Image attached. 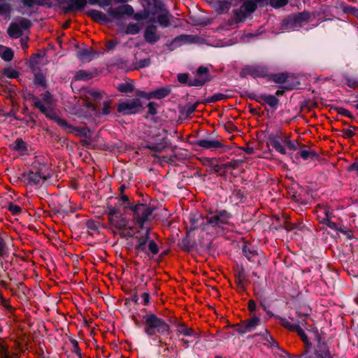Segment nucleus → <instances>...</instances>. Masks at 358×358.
I'll return each instance as SVG.
<instances>
[{
  "label": "nucleus",
  "instance_id": "nucleus-1",
  "mask_svg": "<svg viewBox=\"0 0 358 358\" xmlns=\"http://www.w3.org/2000/svg\"><path fill=\"white\" fill-rule=\"evenodd\" d=\"M105 214L107 215L109 228L115 233L120 235L122 237L132 236L134 235V220L131 221L129 218L121 213L120 209L117 206L107 204L105 210Z\"/></svg>",
  "mask_w": 358,
  "mask_h": 358
},
{
  "label": "nucleus",
  "instance_id": "nucleus-2",
  "mask_svg": "<svg viewBox=\"0 0 358 358\" xmlns=\"http://www.w3.org/2000/svg\"><path fill=\"white\" fill-rule=\"evenodd\" d=\"M114 206H118L120 209V206H123L124 208L131 210L134 215V222L141 228L143 224L152 219V213L155 209L153 206L145 203L132 205L129 202V198L127 195H122L118 198L117 203Z\"/></svg>",
  "mask_w": 358,
  "mask_h": 358
},
{
  "label": "nucleus",
  "instance_id": "nucleus-3",
  "mask_svg": "<svg viewBox=\"0 0 358 358\" xmlns=\"http://www.w3.org/2000/svg\"><path fill=\"white\" fill-rule=\"evenodd\" d=\"M138 226L140 229L135 236V250L138 254L143 253L152 257L159 252V247L153 240H150V229L145 227L144 224L142 228Z\"/></svg>",
  "mask_w": 358,
  "mask_h": 358
},
{
  "label": "nucleus",
  "instance_id": "nucleus-4",
  "mask_svg": "<svg viewBox=\"0 0 358 358\" xmlns=\"http://www.w3.org/2000/svg\"><path fill=\"white\" fill-rule=\"evenodd\" d=\"M144 331L148 336L157 339V335H168L170 326L155 314H148L143 317Z\"/></svg>",
  "mask_w": 358,
  "mask_h": 358
},
{
  "label": "nucleus",
  "instance_id": "nucleus-5",
  "mask_svg": "<svg viewBox=\"0 0 358 358\" xmlns=\"http://www.w3.org/2000/svg\"><path fill=\"white\" fill-rule=\"evenodd\" d=\"M50 177L51 170L48 165L37 159L32 163L26 180L29 184L35 185Z\"/></svg>",
  "mask_w": 358,
  "mask_h": 358
},
{
  "label": "nucleus",
  "instance_id": "nucleus-6",
  "mask_svg": "<svg viewBox=\"0 0 358 358\" xmlns=\"http://www.w3.org/2000/svg\"><path fill=\"white\" fill-rule=\"evenodd\" d=\"M178 80L184 84H188L189 86H203L207 81L210 80L209 70L207 67L200 66L196 70V77L189 80L187 73H179Z\"/></svg>",
  "mask_w": 358,
  "mask_h": 358
},
{
  "label": "nucleus",
  "instance_id": "nucleus-7",
  "mask_svg": "<svg viewBox=\"0 0 358 358\" xmlns=\"http://www.w3.org/2000/svg\"><path fill=\"white\" fill-rule=\"evenodd\" d=\"M147 15L157 16V20L162 27H168L171 25L173 15L166 9L164 5L155 3L154 6L147 10Z\"/></svg>",
  "mask_w": 358,
  "mask_h": 358
},
{
  "label": "nucleus",
  "instance_id": "nucleus-8",
  "mask_svg": "<svg viewBox=\"0 0 358 358\" xmlns=\"http://www.w3.org/2000/svg\"><path fill=\"white\" fill-rule=\"evenodd\" d=\"M231 214L224 210L210 212L206 217L207 222L212 227L222 229H224L225 226H229L231 224Z\"/></svg>",
  "mask_w": 358,
  "mask_h": 358
},
{
  "label": "nucleus",
  "instance_id": "nucleus-9",
  "mask_svg": "<svg viewBox=\"0 0 358 358\" xmlns=\"http://www.w3.org/2000/svg\"><path fill=\"white\" fill-rule=\"evenodd\" d=\"M257 8V2L255 0H247L238 9L234 10V17L236 22H243L248 15L253 13Z\"/></svg>",
  "mask_w": 358,
  "mask_h": 358
},
{
  "label": "nucleus",
  "instance_id": "nucleus-10",
  "mask_svg": "<svg viewBox=\"0 0 358 358\" xmlns=\"http://www.w3.org/2000/svg\"><path fill=\"white\" fill-rule=\"evenodd\" d=\"M141 108L140 100L134 99L120 102L117 106V110L123 115H131L138 113Z\"/></svg>",
  "mask_w": 358,
  "mask_h": 358
},
{
  "label": "nucleus",
  "instance_id": "nucleus-11",
  "mask_svg": "<svg viewBox=\"0 0 358 358\" xmlns=\"http://www.w3.org/2000/svg\"><path fill=\"white\" fill-rule=\"evenodd\" d=\"M31 22L26 18H20L18 21L11 23L8 28V34L14 38L22 35L23 30L29 28Z\"/></svg>",
  "mask_w": 358,
  "mask_h": 358
},
{
  "label": "nucleus",
  "instance_id": "nucleus-12",
  "mask_svg": "<svg viewBox=\"0 0 358 358\" xmlns=\"http://www.w3.org/2000/svg\"><path fill=\"white\" fill-rule=\"evenodd\" d=\"M309 18V13H301L283 22L284 30H295L301 26V24Z\"/></svg>",
  "mask_w": 358,
  "mask_h": 358
},
{
  "label": "nucleus",
  "instance_id": "nucleus-13",
  "mask_svg": "<svg viewBox=\"0 0 358 358\" xmlns=\"http://www.w3.org/2000/svg\"><path fill=\"white\" fill-rule=\"evenodd\" d=\"M38 106V109L43 113L47 117L55 120L57 124L66 129L68 130L69 132H72L74 128L69 125L67 122L60 118L54 111L53 110H49L48 108H45L43 107L40 102H37L36 104Z\"/></svg>",
  "mask_w": 358,
  "mask_h": 358
},
{
  "label": "nucleus",
  "instance_id": "nucleus-14",
  "mask_svg": "<svg viewBox=\"0 0 358 358\" xmlns=\"http://www.w3.org/2000/svg\"><path fill=\"white\" fill-rule=\"evenodd\" d=\"M134 10L133 7L129 4H124L116 8H109L107 10V13L111 20H119L122 15L131 16L134 14Z\"/></svg>",
  "mask_w": 358,
  "mask_h": 358
},
{
  "label": "nucleus",
  "instance_id": "nucleus-15",
  "mask_svg": "<svg viewBox=\"0 0 358 358\" xmlns=\"http://www.w3.org/2000/svg\"><path fill=\"white\" fill-rule=\"evenodd\" d=\"M243 76H250L252 78H264L268 76V69L262 65H252L244 68L241 71Z\"/></svg>",
  "mask_w": 358,
  "mask_h": 358
},
{
  "label": "nucleus",
  "instance_id": "nucleus-16",
  "mask_svg": "<svg viewBox=\"0 0 358 358\" xmlns=\"http://www.w3.org/2000/svg\"><path fill=\"white\" fill-rule=\"evenodd\" d=\"M305 323L306 322L304 320H302V321L300 322L299 324H294L285 318L281 319L280 320V324H282V326H283L285 328L287 329L289 331L297 332L298 335L301 337V340L304 343H307L308 338L300 326V324L303 326Z\"/></svg>",
  "mask_w": 358,
  "mask_h": 358
},
{
  "label": "nucleus",
  "instance_id": "nucleus-17",
  "mask_svg": "<svg viewBox=\"0 0 358 358\" xmlns=\"http://www.w3.org/2000/svg\"><path fill=\"white\" fill-rule=\"evenodd\" d=\"M250 98L260 103H266L273 109H276L279 100L274 95L266 94H251Z\"/></svg>",
  "mask_w": 358,
  "mask_h": 358
},
{
  "label": "nucleus",
  "instance_id": "nucleus-18",
  "mask_svg": "<svg viewBox=\"0 0 358 358\" xmlns=\"http://www.w3.org/2000/svg\"><path fill=\"white\" fill-rule=\"evenodd\" d=\"M143 36L145 41L150 44L157 43L160 38L157 32V26L153 23L148 24L145 29Z\"/></svg>",
  "mask_w": 358,
  "mask_h": 358
},
{
  "label": "nucleus",
  "instance_id": "nucleus-19",
  "mask_svg": "<svg viewBox=\"0 0 358 358\" xmlns=\"http://www.w3.org/2000/svg\"><path fill=\"white\" fill-rule=\"evenodd\" d=\"M41 99H39L36 96H33V104L35 107L38 108V106L36 105L37 102H40V103L45 107V108H48L49 110L52 109V94L46 91L44 93L41 94Z\"/></svg>",
  "mask_w": 358,
  "mask_h": 358
},
{
  "label": "nucleus",
  "instance_id": "nucleus-20",
  "mask_svg": "<svg viewBox=\"0 0 358 358\" xmlns=\"http://www.w3.org/2000/svg\"><path fill=\"white\" fill-rule=\"evenodd\" d=\"M196 145L199 147L208 150L220 148L223 146L220 141L214 138L199 140Z\"/></svg>",
  "mask_w": 358,
  "mask_h": 358
},
{
  "label": "nucleus",
  "instance_id": "nucleus-21",
  "mask_svg": "<svg viewBox=\"0 0 358 358\" xmlns=\"http://www.w3.org/2000/svg\"><path fill=\"white\" fill-rule=\"evenodd\" d=\"M10 240L6 233L0 232V256L5 258L9 254L8 241Z\"/></svg>",
  "mask_w": 358,
  "mask_h": 358
},
{
  "label": "nucleus",
  "instance_id": "nucleus-22",
  "mask_svg": "<svg viewBox=\"0 0 358 358\" xmlns=\"http://www.w3.org/2000/svg\"><path fill=\"white\" fill-rule=\"evenodd\" d=\"M96 55V52L90 48H82L78 50L76 52L77 57L82 62H90L94 56Z\"/></svg>",
  "mask_w": 358,
  "mask_h": 358
},
{
  "label": "nucleus",
  "instance_id": "nucleus-23",
  "mask_svg": "<svg viewBox=\"0 0 358 358\" xmlns=\"http://www.w3.org/2000/svg\"><path fill=\"white\" fill-rule=\"evenodd\" d=\"M87 5V0H69L66 10L67 11L82 10Z\"/></svg>",
  "mask_w": 358,
  "mask_h": 358
},
{
  "label": "nucleus",
  "instance_id": "nucleus-24",
  "mask_svg": "<svg viewBox=\"0 0 358 358\" xmlns=\"http://www.w3.org/2000/svg\"><path fill=\"white\" fill-rule=\"evenodd\" d=\"M87 14L96 22L103 23L111 22V19L100 10L92 9L87 12Z\"/></svg>",
  "mask_w": 358,
  "mask_h": 358
},
{
  "label": "nucleus",
  "instance_id": "nucleus-25",
  "mask_svg": "<svg viewBox=\"0 0 358 358\" xmlns=\"http://www.w3.org/2000/svg\"><path fill=\"white\" fill-rule=\"evenodd\" d=\"M259 318L258 317L254 316L246 321L245 326L238 331L241 334H245L246 332L250 331L252 329H255L257 325H259Z\"/></svg>",
  "mask_w": 358,
  "mask_h": 358
},
{
  "label": "nucleus",
  "instance_id": "nucleus-26",
  "mask_svg": "<svg viewBox=\"0 0 358 358\" xmlns=\"http://www.w3.org/2000/svg\"><path fill=\"white\" fill-rule=\"evenodd\" d=\"M170 92L171 90L169 88L162 87L156 90L150 92L148 94L147 99H150L152 98H157L160 99L167 96L170 94Z\"/></svg>",
  "mask_w": 358,
  "mask_h": 358
},
{
  "label": "nucleus",
  "instance_id": "nucleus-27",
  "mask_svg": "<svg viewBox=\"0 0 358 358\" xmlns=\"http://www.w3.org/2000/svg\"><path fill=\"white\" fill-rule=\"evenodd\" d=\"M231 3L229 1H217L214 3L213 8L219 14L226 13L229 11Z\"/></svg>",
  "mask_w": 358,
  "mask_h": 358
},
{
  "label": "nucleus",
  "instance_id": "nucleus-28",
  "mask_svg": "<svg viewBox=\"0 0 358 358\" xmlns=\"http://www.w3.org/2000/svg\"><path fill=\"white\" fill-rule=\"evenodd\" d=\"M13 149L23 155L27 153V148L25 142L21 138L16 139L12 144Z\"/></svg>",
  "mask_w": 358,
  "mask_h": 358
},
{
  "label": "nucleus",
  "instance_id": "nucleus-29",
  "mask_svg": "<svg viewBox=\"0 0 358 358\" xmlns=\"http://www.w3.org/2000/svg\"><path fill=\"white\" fill-rule=\"evenodd\" d=\"M0 55L4 61L10 62L13 58L14 52L11 48L0 45Z\"/></svg>",
  "mask_w": 358,
  "mask_h": 358
},
{
  "label": "nucleus",
  "instance_id": "nucleus-30",
  "mask_svg": "<svg viewBox=\"0 0 358 358\" xmlns=\"http://www.w3.org/2000/svg\"><path fill=\"white\" fill-rule=\"evenodd\" d=\"M270 143L271 146L278 152L285 155L286 149L285 146L282 145L280 137H274L271 139Z\"/></svg>",
  "mask_w": 358,
  "mask_h": 358
},
{
  "label": "nucleus",
  "instance_id": "nucleus-31",
  "mask_svg": "<svg viewBox=\"0 0 358 358\" xmlns=\"http://www.w3.org/2000/svg\"><path fill=\"white\" fill-rule=\"evenodd\" d=\"M176 331L178 336H192L194 334V330L192 328L187 327L185 324H178Z\"/></svg>",
  "mask_w": 358,
  "mask_h": 358
},
{
  "label": "nucleus",
  "instance_id": "nucleus-32",
  "mask_svg": "<svg viewBox=\"0 0 358 358\" xmlns=\"http://www.w3.org/2000/svg\"><path fill=\"white\" fill-rule=\"evenodd\" d=\"M188 40V36L185 35H181L176 38H175L171 43L169 45L170 46H173L174 48L182 45L184 43H186Z\"/></svg>",
  "mask_w": 358,
  "mask_h": 358
},
{
  "label": "nucleus",
  "instance_id": "nucleus-33",
  "mask_svg": "<svg viewBox=\"0 0 358 358\" xmlns=\"http://www.w3.org/2000/svg\"><path fill=\"white\" fill-rule=\"evenodd\" d=\"M10 11L11 6L10 3L6 1L5 0H1L0 1V15H8L10 14Z\"/></svg>",
  "mask_w": 358,
  "mask_h": 358
},
{
  "label": "nucleus",
  "instance_id": "nucleus-34",
  "mask_svg": "<svg viewBox=\"0 0 358 358\" xmlns=\"http://www.w3.org/2000/svg\"><path fill=\"white\" fill-rule=\"evenodd\" d=\"M304 160L313 159L317 157V154L315 152L309 151L306 150H302L297 153Z\"/></svg>",
  "mask_w": 358,
  "mask_h": 358
},
{
  "label": "nucleus",
  "instance_id": "nucleus-35",
  "mask_svg": "<svg viewBox=\"0 0 358 358\" xmlns=\"http://www.w3.org/2000/svg\"><path fill=\"white\" fill-rule=\"evenodd\" d=\"M287 78L286 73H277L269 76L268 79L276 83H283Z\"/></svg>",
  "mask_w": 358,
  "mask_h": 358
},
{
  "label": "nucleus",
  "instance_id": "nucleus-36",
  "mask_svg": "<svg viewBox=\"0 0 358 358\" xmlns=\"http://www.w3.org/2000/svg\"><path fill=\"white\" fill-rule=\"evenodd\" d=\"M75 78L77 80H87L92 78V75L91 73L85 71L80 70L78 72H76L75 75Z\"/></svg>",
  "mask_w": 358,
  "mask_h": 358
},
{
  "label": "nucleus",
  "instance_id": "nucleus-37",
  "mask_svg": "<svg viewBox=\"0 0 358 358\" xmlns=\"http://www.w3.org/2000/svg\"><path fill=\"white\" fill-rule=\"evenodd\" d=\"M117 89L121 92H131L134 90V85L129 83H121L118 85Z\"/></svg>",
  "mask_w": 358,
  "mask_h": 358
},
{
  "label": "nucleus",
  "instance_id": "nucleus-38",
  "mask_svg": "<svg viewBox=\"0 0 358 358\" xmlns=\"http://www.w3.org/2000/svg\"><path fill=\"white\" fill-rule=\"evenodd\" d=\"M34 82L36 85L45 86V79L43 74L41 72L36 73L34 75Z\"/></svg>",
  "mask_w": 358,
  "mask_h": 358
},
{
  "label": "nucleus",
  "instance_id": "nucleus-39",
  "mask_svg": "<svg viewBox=\"0 0 358 358\" xmlns=\"http://www.w3.org/2000/svg\"><path fill=\"white\" fill-rule=\"evenodd\" d=\"M8 209L10 212H11L13 215H18L21 213L22 208L21 207L13 202H10L8 205Z\"/></svg>",
  "mask_w": 358,
  "mask_h": 358
},
{
  "label": "nucleus",
  "instance_id": "nucleus-40",
  "mask_svg": "<svg viewBox=\"0 0 358 358\" xmlns=\"http://www.w3.org/2000/svg\"><path fill=\"white\" fill-rule=\"evenodd\" d=\"M243 252L244 255L250 261H254L253 258L257 255V252L255 250H251L247 246L243 248Z\"/></svg>",
  "mask_w": 358,
  "mask_h": 358
},
{
  "label": "nucleus",
  "instance_id": "nucleus-41",
  "mask_svg": "<svg viewBox=\"0 0 358 358\" xmlns=\"http://www.w3.org/2000/svg\"><path fill=\"white\" fill-rule=\"evenodd\" d=\"M139 30L138 24L129 23L127 27L126 33L129 34H136L139 32Z\"/></svg>",
  "mask_w": 358,
  "mask_h": 358
},
{
  "label": "nucleus",
  "instance_id": "nucleus-42",
  "mask_svg": "<svg viewBox=\"0 0 358 358\" xmlns=\"http://www.w3.org/2000/svg\"><path fill=\"white\" fill-rule=\"evenodd\" d=\"M3 75L8 78H15L18 76V73L12 68H6L3 72Z\"/></svg>",
  "mask_w": 358,
  "mask_h": 358
},
{
  "label": "nucleus",
  "instance_id": "nucleus-43",
  "mask_svg": "<svg viewBox=\"0 0 358 358\" xmlns=\"http://www.w3.org/2000/svg\"><path fill=\"white\" fill-rule=\"evenodd\" d=\"M324 213L326 215V218H324L323 220V222L327 225L329 228L332 229H337V225L335 222L331 221L329 219V211L327 210L326 209L324 210Z\"/></svg>",
  "mask_w": 358,
  "mask_h": 358
},
{
  "label": "nucleus",
  "instance_id": "nucleus-44",
  "mask_svg": "<svg viewBox=\"0 0 358 358\" xmlns=\"http://www.w3.org/2000/svg\"><path fill=\"white\" fill-rule=\"evenodd\" d=\"M150 64V59L149 58H146L137 62L135 65V68L137 69H142L148 66Z\"/></svg>",
  "mask_w": 358,
  "mask_h": 358
},
{
  "label": "nucleus",
  "instance_id": "nucleus-45",
  "mask_svg": "<svg viewBox=\"0 0 358 358\" xmlns=\"http://www.w3.org/2000/svg\"><path fill=\"white\" fill-rule=\"evenodd\" d=\"M288 2V0H270L269 3L273 8H280L285 6Z\"/></svg>",
  "mask_w": 358,
  "mask_h": 358
},
{
  "label": "nucleus",
  "instance_id": "nucleus-46",
  "mask_svg": "<svg viewBox=\"0 0 358 358\" xmlns=\"http://www.w3.org/2000/svg\"><path fill=\"white\" fill-rule=\"evenodd\" d=\"M110 101H104L103 103V107L101 108V114L108 115L110 113Z\"/></svg>",
  "mask_w": 358,
  "mask_h": 358
},
{
  "label": "nucleus",
  "instance_id": "nucleus-47",
  "mask_svg": "<svg viewBox=\"0 0 358 358\" xmlns=\"http://www.w3.org/2000/svg\"><path fill=\"white\" fill-rule=\"evenodd\" d=\"M226 98H227V96L225 94H221V93H217V94H213L210 97V101H213V102H216V101H221V100L225 99Z\"/></svg>",
  "mask_w": 358,
  "mask_h": 358
},
{
  "label": "nucleus",
  "instance_id": "nucleus-48",
  "mask_svg": "<svg viewBox=\"0 0 358 358\" xmlns=\"http://www.w3.org/2000/svg\"><path fill=\"white\" fill-rule=\"evenodd\" d=\"M24 6L31 8L36 5V0H22Z\"/></svg>",
  "mask_w": 358,
  "mask_h": 358
},
{
  "label": "nucleus",
  "instance_id": "nucleus-49",
  "mask_svg": "<svg viewBox=\"0 0 358 358\" xmlns=\"http://www.w3.org/2000/svg\"><path fill=\"white\" fill-rule=\"evenodd\" d=\"M148 108L149 113L150 114L155 115L157 113L156 104L154 102H150L148 104Z\"/></svg>",
  "mask_w": 358,
  "mask_h": 358
},
{
  "label": "nucleus",
  "instance_id": "nucleus-50",
  "mask_svg": "<svg viewBox=\"0 0 358 358\" xmlns=\"http://www.w3.org/2000/svg\"><path fill=\"white\" fill-rule=\"evenodd\" d=\"M112 0H99L98 6L101 8H106L111 4Z\"/></svg>",
  "mask_w": 358,
  "mask_h": 358
},
{
  "label": "nucleus",
  "instance_id": "nucleus-51",
  "mask_svg": "<svg viewBox=\"0 0 358 358\" xmlns=\"http://www.w3.org/2000/svg\"><path fill=\"white\" fill-rule=\"evenodd\" d=\"M117 44L118 41H109L106 43V48H108V50H113Z\"/></svg>",
  "mask_w": 358,
  "mask_h": 358
},
{
  "label": "nucleus",
  "instance_id": "nucleus-52",
  "mask_svg": "<svg viewBox=\"0 0 358 358\" xmlns=\"http://www.w3.org/2000/svg\"><path fill=\"white\" fill-rule=\"evenodd\" d=\"M347 84L349 87L355 88L358 85V80L348 78Z\"/></svg>",
  "mask_w": 358,
  "mask_h": 358
},
{
  "label": "nucleus",
  "instance_id": "nucleus-53",
  "mask_svg": "<svg viewBox=\"0 0 358 358\" xmlns=\"http://www.w3.org/2000/svg\"><path fill=\"white\" fill-rule=\"evenodd\" d=\"M87 226L89 229H90L92 230H96L98 229V226H97L96 223L92 220H89L87 222Z\"/></svg>",
  "mask_w": 358,
  "mask_h": 358
},
{
  "label": "nucleus",
  "instance_id": "nucleus-54",
  "mask_svg": "<svg viewBox=\"0 0 358 358\" xmlns=\"http://www.w3.org/2000/svg\"><path fill=\"white\" fill-rule=\"evenodd\" d=\"M132 15H134V19L137 21H140V20L145 18V15L143 13H134V14Z\"/></svg>",
  "mask_w": 358,
  "mask_h": 358
},
{
  "label": "nucleus",
  "instance_id": "nucleus-55",
  "mask_svg": "<svg viewBox=\"0 0 358 358\" xmlns=\"http://www.w3.org/2000/svg\"><path fill=\"white\" fill-rule=\"evenodd\" d=\"M90 95L94 99L98 100L101 97V93L96 91L90 92Z\"/></svg>",
  "mask_w": 358,
  "mask_h": 358
},
{
  "label": "nucleus",
  "instance_id": "nucleus-56",
  "mask_svg": "<svg viewBox=\"0 0 358 358\" xmlns=\"http://www.w3.org/2000/svg\"><path fill=\"white\" fill-rule=\"evenodd\" d=\"M339 113H340V114H341L343 115L349 117L350 118L352 117V116L351 115V113L348 110H347L345 108H340Z\"/></svg>",
  "mask_w": 358,
  "mask_h": 358
},
{
  "label": "nucleus",
  "instance_id": "nucleus-57",
  "mask_svg": "<svg viewBox=\"0 0 358 358\" xmlns=\"http://www.w3.org/2000/svg\"><path fill=\"white\" fill-rule=\"evenodd\" d=\"M248 309L250 312H254L256 310V303L253 300L248 301Z\"/></svg>",
  "mask_w": 358,
  "mask_h": 358
},
{
  "label": "nucleus",
  "instance_id": "nucleus-58",
  "mask_svg": "<svg viewBox=\"0 0 358 358\" xmlns=\"http://www.w3.org/2000/svg\"><path fill=\"white\" fill-rule=\"evenodd\" d=\"M141 299L145 305H147L150 301V295L148 293H143L141 295Z\"/></svg>",
  "mask_w": 358,
  "mask_h": 358
},
{
  "label": "nucleus",
  "instance_id": "nucleus-59",
  "mask_svg": "<svg viewBox=\"0 0 358 358\" xmlns=\"http://www.w3.org/2000/svg\"><path fill=\"white\" fill-rule=\"evenodd\" d=\"M343 134L346 137H352L355 134L354 131L350 129H345Z\"/></svg>",
  "mask_w": 358,
  "mask_h": 358
},
{
  "label": "nucleus",
  "instance_id": "nucleus-60",
  "mask_svg": "<svg viewBox=\"0 0 358 358\" xmlns=\"http://www.w3.org/2000/svg\"><path fill=\"white\" fill-rule=\"evenodd\" d=\"M36 5L38 6H47L48 7H50V3H48L45 0H36Z\"/></svg>",
  "mask_w": 358,
  "mask_h": 358
},
{
  "label": "nucleus",
  "instance_id": "nucleus-61",
  "mask_svg": "<svg viewBox=\"0 0 358 358\" xmlns=\"http://www.w3.org/2000/svg\"><path fill=\"white\" fill-rule=\"evenodd\" d=\"M280 139L282 143V145H286L288 144V142L290 141L289 138L288 136H284L283 138H280Z\"/></svg>",
  "mask_w": 358,
  "mask_h": 358
},
{
  "label": "nucleus",
  "instance_id": "nucleus-62",
  "mask_svg": "<svg viewBox=\"0 0 358 358\" xmlns=\"http://www.w3.org/2000/svg\"><path fill=\"white\" fill-rule=\"evenodd\" d=\"M287 147L291 150H296V146L294 142H292L291 140L288 142V144L287 145Z\"/></svg>",
  "mask_w": 358,
  "mask_h": 358
},
{
  "label": "nucleus",
  "instance_id": "nucleus-63",
  "mask_svg": "<svg viewBox=\"0 0 358 358\" xmlns=\"http://www.w3.org/2000/svg\"><path fill=\"white\" fill-rule=\"evenodd\" d=\"M2 304L6 309L12 310V308L8 301L3 300Z\"/></svg>",
  "mask_w": 358,
  "mask_h": 358
},
{
  "label": "nucleus",
  "instance_id": "nucleus-64",
  "mask_svg": "<svg viewBox=\"0 0 358 358\" xmlns=\"http://www.w3.org/2000/svg\"><path fill=\"white\" fill-rule=\"evenodd\" d=\"M351 169L358 172V162L353 163L351 166Z\"/></svg>",
  "mask_w": 358,
  "mask_h": 358
}]
</instances>
